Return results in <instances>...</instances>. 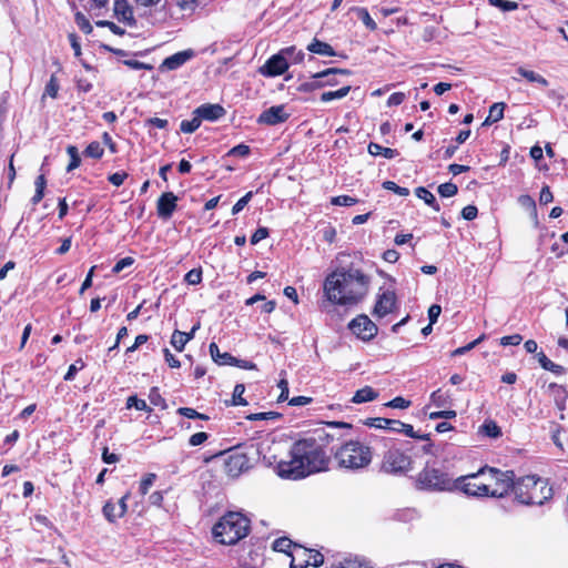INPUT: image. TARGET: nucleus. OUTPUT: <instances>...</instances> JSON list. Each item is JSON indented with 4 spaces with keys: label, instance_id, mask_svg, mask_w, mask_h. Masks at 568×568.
<instances>
[{
    "label": "nucleus",
    "instance_id": "obj_25",
    "mask_svg": "<svg viewBox=\"0 0 568 568\" xmlns=\"http://www.w3.org/2000/svg\"><path fill=\"white\" fill-rule=\"evenodd\" d=\"M537 358L540 366L545 371H549L557 376L564 375L566 373V368L564 366L551 362L542 351L537 353Z\"/></svg>",
    "mask_w": 568,
    "mask_h": 568
},
{
    "label": "nucleus",
    "instance_id": "obj_40",
    "mask_svg": "<svg viewBox=\"0 0 568 568\" xmlns=\"http://www.w3.org/2000/svg\"><path fill=\"white\" fill-rule=\"evenodd\" d=\"M430 400L437 407H444L450 404V395L438 388L430 394Z\"/></svg>",
    "mask_w": 568,
    "mask_h": 568
},
{
    "label": "nucleus",
    "instance_id": "obj_58",
    "mask_svg": "<svg viewBox=\"0 0 568 568\" xmlns=\"http://www.w3.org/2000/svg\"><path fill=\"white\" fill-rule=\"evenodd\" d=\"M521 341H523V336L520 334H513V335L503 336L499 339V343L501 346H509V345L517 346L521 343Z\"/></svg>",
    "mask_w": 568,
    "mask_h": 568
},
{
    "label": "nucleus",
    "instance_id": "obj_51",
    "mask_svg": "<svg viewBox=\"0 0 568 568\" xmlns=\"http://www.w3.org/2000/svg\"><path fill=\"white\" fill-rule=\"evenodd\" d=\"M410 405H412V402L402 396L394 397L393 399H390L389 402H387L385 404L386 407L398 408V409L408 408Z\"/></svg>",
    "mask_w": 568,
    "mask_h": 568
},
{
    "label": "nucleus",
    "instance_id": "obj_32",
    "mask_svg": "<svg viewBox=\"0 0 568 568\" xmlns=\"http://www.w3.org/2000/svg\"><path fill=\"white\" fill-rule=\"evenodd\" d=\"M548 387L555 394L557 406L560 409H564L565 402L568 398V390H567V388L564 385H559L557 383H550Z\"/></svg>",
    "mask_w": 568,
    "mask_h": 568
},
{
    "label": "nucleus",
    "instance_id": "obj_30",
    "mask_svg": "<svg viewBox=\"0 0 568 568\" xmlns=\"http://www.w3.org/2000/svg\"><path fill=\"white\" fill-rule=\"evenodd\" d=\"M415 194L418 199L423 200L427 205H429L436 212H438L440 210V206H439L438 202L436 201V197L426 187L418 186L415 190Z\"/></svg>",
    "mask_w": 568,
    "mask_h": 568
},
{
    "label": "nucleus",
    "instance_id": "obj_2",
    "mask_svg": "<svg viewBox=\"0 0 568 568\" xmlns=\"http://www.w3.org/2000/svg\"><path fill=\"white\" fill-rule=\"evenodd\" d=\"M371 276L353 266L338 267L329 273L323 284L326 301L337 305H356L368 293Z\"/></svg>",
    "mask_w": 568,
    "mask_h": 568
},
{
    "label": "nucleus",
    "instance_id": "obj_37",
    "mask_svg": "<svg viewBox=\"0 0 568 568\" xmlns=\"http://www.w3.org/2000/svg\"><path fill=\"white\" fill-rule=\"evenodd\" d=\"M67 153L70 158L69 164L67 166V172H71L80 166L81 164V158L79 154V150L75 145H68L67 146Z\"/></svg>",
    "mask_w": 568,
    "mask_h": 568
},
{
    "label": "nucleus",
    "instance_id": "obj_20",
    "mask_svg": "<svg viewBox=\"0 0 568 568\" xmlns=\"http://www.w3.org/2000/svg\"><path fill=\"white\" fill-rule=\"evenodd\" d=\"M194 57V51L191 49L180 51L163 60L162 67L169 70H174L182 67L186 61Z\"/></svg>",
    "mask_w": 568,
    "mask_h": 568
},
{
    "label": "nucleus",
    "instance_id": "obj_8",
    "mask_svg": "<svg viewBox=\"0 0 568 568\" xmlns=\"http://www.w3.org/2000/svg\"><path fill=\"white\" fill-rule=\"evenodd\" d=\"M458 477L453 479L438 468L426 466L416 477V487L427 491H454L458 490Z\"/></svg>",
    "mask_w": 568,
    "mask_h": 568
},
{
    "label": "nucleus",
    "instance_id": "obj_54",
    "mask_svg": "<svg viewBox=\"0 0 568 568\" xmlns=\"http://www.w3.org/2000/svg\"><path fill=\"white\" fill-rule=\"evenodd\" d=\"M270 235V231L267 227L265 226H260L251 236L250 239V242L252 245H255L257 244L258 242H261L262 240H265L266 237H268Z\"/></svg>",
    "mask_w": 568,
    "mask_h": 568
},
{
    "label": "nucleus",
    "instance_id": "obj_43",
    "mask_svg": "<svg viewBox=\"0 0 568 568\" xmlns=\"http://www.w3.org/2000/svg\"><path fill=\"white\" fill-rule=\"evenodd\" d=\"M60 85L54 74L51 75L49 82L47 83L44 88V92L42 94V100L45 97H50L52 99H55L58 97Z\"/></svg>",
    "mask_w": 568,
    "mask_h": 568
},
{
    "label": "nucleus",
    "instance_id": "obj_14",
    "mask_svg": "<svg viewBox=\"0 0 568 568\" xmlns=\"http://www.w3.org/2000/svg\"><path fill=\"white\" fill-rule=\"evenodd\" d=\"M179 197L173 192H163L156 201V214L163 220L168 221L172 217L178 209Z\"/></svg>",
    "mask_w": 568,
    "mask_h": 568
},
{
    "label": "nucleus",
    "instance_id": "obj_18",
    "mask_svg": "<svg viewBox=\"0 0 568 568\" xmlns=\"http://www.w3.org/2000/svg\"><path fill=\"white\" fill-rule=\"evenodd\" d=\"M200 328V323H196L190 332H182L175 329L171 336V345L176 352H183L185 345L194 338L195 332Z\"/></svg>",
    "mask_w": 568,
    "mask_h": 568
},
{
    "label": "nucleus",
    "instance_id": "obj_27",
    "mask_svg": "<svg viewBox=\"0 0 568 568\" xmlns=\"http://www.w3.org/2000/svg\"><path fill=\"white\" fill-rule=\"evenodd\" d=\"M506 109V103L504 102H496L489 108V113L485 121L483 122V125H490L498 121H500L504 118V111Z\"/></svg>",
    "mask_w": 568,
    "mask_h": 568
},
{
    "label": "nucleus",
    "instance_id": "obj_13",
    "mask_svg": "<svg viewBox=\"0 0 568 568\" xmlns=\"http://www.w3.org/2000/svg\"><path fill=\"white\" fill-rule=\"evenodd\" d=\"M251 468V460L244 453L231 454L224 463L225 473L231 477H237Z\"/></svg>",
    "mask_w": 568,
    "mask_h": 568
},
{
    "label": "nucleus",
    "instance_id": "obj_4",
    "mask_svg": "<svg viewBox=\"0 0 568 568\" xmlns=\"http://www.w3.org/2000/svg\"><path fill=\"white\" fill-rule=\"evenodd\" d=\"M251 530V520L241 511H226L213 526L216 542L232 546L244 539Z\"/></svg>",
    "mask_w": 568,
    "mask_h": 568
},
{
    "label": "nucleus",
    "instance_id": "obj_47",
    "mask_svg": "<svg viewBox=\"0 0 568 568\" xmlns=\"http://www.w3.org/2000/svg\"><path fill=\"white\" fill-rule=\"evenodd\" d=\"M383 189L394 192L399 196H408L409 190L407 187H403L397 185L394 181H385L382 184Z\"/></svg>",
    "mask_w": 568,
    "mask_h": 568
},
{
    "label": "nucleus",
    "instance_id": "obj_38",
    "mask_svg": "<svg viewBox=\"0 0 568 568\" xmlns=\"http://www.w3.org/2000/svg\"><path fill=\"white\" fill-rule=\"evenodd\" d=\"M201 123V118L197 114H194V116L191 120H183L181 122L180 130L183 133H193L200 128Z\"/></svg>",
    "mask_w": 568,
    "mask_h": 568
},
{
    "label": "nucleus",
    "instance_id": "obj_28",
    "mask_svg": "<svg viewBox=\"0 0 568 568\" xmlns=\"http://www.w3.org/2000/svg\"><path fill=\"white\" fill-rule=\"evenodd\" d=\"M478 433L489 438H498L501 436V428L493 419H486L479 427Z\"/></svg>",
    "mask_w": 568,
    "mask_h": 568
},
{
    "label": "nucleus",
    "instance_id": "obj_33",
    "mask_svg": "<svg viewBox=\"0 0 568 568\" xmlns=\"http://www.w3.org/2000/svg\"><path fill=\"white\" fill-rule=\"evenodd\" d=\"M245 392L244 384H236L233 390L232 399L226 402L227 406H246L247 400L243 397Z\"/></svg>",
    "mask_w": 568,
    "mask_h": 568
},
{
    "label": "nucleus",
    "instance_id": "obj_61",
    "mask_svg": "<svg viewBox=\"0 0 568 568\" xmlns=\"http://www.w3.org/2000/svg\"><path fill=\"white\" fill-rule=\"evenodd\" d=\"M168 124L169 122L166 119H161L156 116L149 118L145 120V126L150 128L166 129Z\"/></svg>",
    "mask_w": 568,
    "mask_h": 568
},
{
    "label": "nucleus",
    "instance_id": "obj_16",
    "mask_svg": "<svg viewBox=\"0 0 568 568\" xmlns=\"http://www.w3.org/2000/svg\"><path fill=\"white\" fill-rule=\"evenodd\" d=\"M290 113L286 112L285 106L273 105L264 110L257 118V123L266 125H276L284 123L288 120Z\"/></svg>",
    "mask_w": 568,
    "mask_h": 568
},
{
    "label": "nucleus",
    "instance_id": "obj_29",
    "mask_svg": "<svg viewBox=\"0 0 568 568\" xmlns=\"http://www.w3.org/2000/svg\"><path fill=\"white\" fill-rule=\"evenodd\" d=\"M328 74L329 73H322V72L313 73L312 80L301 83L297 87V90L303 91V92L314 91V90L325 85V83L321 82L318 79L326 77ZM326 84H329V82H326Z\"/></svg>",
    "mask_w": 568,
    "mask_h": 568
},
{
    "label": "nucleus",
    "instance_id": "obj_56",
    "mask_svg": "<svg viewBox=\"0 0 568 568\" xmlns=\"http://www.w3.org/2000/svg\"><path fill=\"white\" fill-rule=\"evenodd\" d=\"M75 22L78 27L84 32L90 33L92 31V26L90 21L85 18V16L81 12L75 13Z\"/></svg>",
    "mask_w": 568,
    "mask_h": 568
},
{
    "label": "nucleus",
    "instance_id": "obj_3",
    "mask_svg": "<svg viewBox=\"0 0 568 568\" xmlns=\"http://www.w3.org/2000/svg\"><path fill=\"white\" fill-rule=\"evenodd\" d=\"M514 477L513 470L485 465L475 473L459 476L458 491L468 497L503 498L510 493Z\"/></svg>",
    "mask_w": 568,
    "mask_h": 568
},
{
    "label": "nucleus",
    "instance_id": "obj_46",
    "mask_svg": "<svg viewBox=\"0 0 568 568\" xmlns=\"http://www.w3.org/2000/svg\"><path fill=\"white\" fill-rule=\"evenodd\" d=\"M438 193L443 197H452L457 194L458 187L455 183L446 182L438 186Z\"/></svg>",
    "mask_w": 568,
    "mask_h": 568
},
{
    "label": "nucleus",
    "instance_id": "obj_9",
    "mask_svg": "<svg viewBox=\"0 0 568 568\" xmlns=\"http://www.w3.org/2000/svg\"><path fill=\"white\" fill-rule=\"evenodd\" d=\"M398 310V298L394 287H381L375 300L372 315L376 318H383Z\"/></svg>",
    "mask_w": 568,
    "mask_h": 568
},
{
    "label": "nucleus",
    "instance_id": "obj_34",
    "mask_svg": "<svg viewBox=\"0 0 568 568\" xmlns=\"http://www.w3.org/2000/svg\"><path fill=\"white\" fill-rule=\"evenodd\" d=\"M84 156L100 160L104 154V149L99 141L90 142L83 151Z\"/></svg>",
    "mask_w": 568,
    "mask_h": 568
},
{
    "label": "nucleus",
    "instance_id": "obj_45",
    "mask_svg": "<svg viewBox=\"0 0 568 568\" xmlns=\"http://www.w3.org/2000/svg\"><path fill=\"white\" fill-rule=\"evenodd\" d=\"M202 275L203 272L201 267L192 268L185 274L184 282L189 285H197L202 282Z\"/></svg>",
    "mask_w": 568,
    "mask_h": 568
},
{
    "label": "nucleus",
    "instance_id": "obj_49",
    "mask_svg": "<svg viewBox=\"0 0 568 568\" xmlns=\"http://www.w3.org/2000/svg\"><path fill=\"white\" fill-rule=\"evenodd\" d=\"M85 367V363L82 358L75 361L74 364H71L68 368L67 374L64 375V381H73L77 373Z\"/></svg>",
    "mask_w": 568,
    "mask_h": 568
},
{
    "label": "nucleus",
    "instance_id": "obj_1",
    "mask_svg": "<svg viewBox=\"0 0 568 568\" xmlns=\"http://www.w3.org/2000/svg\"><path fill=\"white\" fill-rule=\"evenodd\" d=\"M338 439L324 428L308 433L292 445L290 460H281L277 464L278 476L287 479H302L311 474L328 470L331 455L327 453V448Z\"/></svg>",
    "mask_w": 568,
    "mask_h": 568
},
{
    "label": "nucleus",
    "instance_id": "obj_42",
    "mask_svg": "<svg viewBox=\"0 0 568 568\" xmlns=\"http://www.w3.org/2000/svg\"><path fill=\"white\" fill-rule=\"evenodd\" d=\"M149 400L153 406L166 408V402L160 393L159 387L153 386L149 392Z\"/></svg>",
    "mask_w": 568,
    "mask_h": 568
},
{
    "label": "nucleus",
    "instance_id": "obj_62",
    "mask_svg": "<svg viewBox=\"0 0 568 568\" xmlns=\"http://www.w3.org/2000/svg\"><path fill=\"white\" fill-rule=\"evenodd\" d=\"M165 363L171 368H180L181 362L170 352L169 348L163 349Z\"/></svg>",
    "mask_w": 568,
    "mask_h": 568
},
{
    "label": "nucleus",
    "instance_id": "obj_35",
    "mask_svg": "<svg viewBox=\"0 0 568 568\" xmlns=\"http://www.w3.org/2000/svg\"><path fill=\"white\" fill-rule=\"evenodd\" d=\"M351 91V85L342 87L338 90L335 91H326L321 94V101L322 102H329L335 99H343L346 97Z\"/></svg>",
    "mask_w": 568,
    "mask_h": 568
},
{
    "label": "nucleus",
    "instance_id": "obj_48",
    "mask_svg": "<svg viewBox=\"0 0 568 568\" xmlns=\"http://www.w3.org/2000/svg\"><path fill=\"white\" fill-rule=\"evenodd\" d=\"M156 475L153 473L146 474L140 481L139 491L142 496L149 493L150 487L153 485Z\"/></svg>",
    "mask_w": 568,
    "mask_h": 568
},
{
    "label": "nucleus",
    "instance_id": "obj_21",
    "mask_svg": "<svg viewBox=\"0 0 568 568\" xmlns=\"http://www.w3.org/2000/svg\"><path fill=\"white\" fill-rule=\"evenodd\" d=\"M114 14L119 21L130 26L134 23L133 10L126 0H116L114 2Z\"/></svg>",
    "mask_w": 568,
    "mask_h": 568
},
{
    "label": "nucleus",
    "instance_id": "obj_12",
    "mask_svg": "<svg viewBox=\"0 0 568 568\" xmlns=\"http://www.w3.org/2000/svg\"><path fill=\"white\" fill-rule=\"evenodd\" d=\"M295 554H297L298 557H307V559L296 562V555H293V559L290 561V568H306L308 566L317 568L324 564V556L318 550L307 549L301 546L300 548H295Z\"/></svg>",
    "mask_w": 568,
    "mask_h": 568
},
{
    "label": "nucleus",
    "instance_id": "obj_64",
    "mask_svg": "<svg viewBox=\"0 0 568 568\" xmlns=\"http://www.w3.org/2000/svg\"><path fill=\"white\" fill-rule=\"evenodd\" d=\"M477 215H478V209L475 205H466L462 210V216H463V219H465L467 221L475 220L477 217Z\"/></svg>",
    "mask_w": 568,
    "mask_h": 568
},
{
    "label": "nucleus",
    "instance_id": "obj_50",
    "mask_svg": "<svg viewBox=\"0 0 568 568\" xmlns=\"http://www.w3.org/2000/svg\"><path fill=\"white\" fill-rule=\"evenodd\" d=\"M333 205L352 206L358 203V200L349 195H338L331 199Z\"/></svg>",
    "mask_w": 568,
    "mask_h": 568
},
{
    "label": "nucleus",
    "instance_id": "obj_23",
    "mask_svg": "<svg viewBox=\"0 0 568 568\" xmlns=\"http://www.w3.org/2000/svg\"><path fill=\"white\" fill-rule=\"evenodd\" d=\"M209 351L212 359L219 365H233L236 363V357L232 354L225 352L221 353L217 344L215 342L210 343Z\"/></svg>",
    "mask_w": 568,
    "mask_h": 568
},
{
    "label": "nucleus",
    "instance_id": "obj_41",
    "mask_svg": "<svg viewBox=\"0 0 568 568\" xmlns=\"http://www.w3.org/2000/svg\"><path fill=\"white\" fill-rule=\"evenodd\" d=\"M353 11L357 16L359 20L369 29L375 30L377 28L376 22L369 16L367 9L365 8H354Z\"/></svg>",
    "mask_w": 568,
    "mask_h": 568
},
{
    "label": "nucleus",
    "instance_id": "obj_57",
    "mask_svg": "<svg viewBox=\"0 0 568 568\" xmlns=\"http://www.w3.org/2000/svg\"><path fill=\"white\" fill-rule=\"evenodd\" d=\"M250 152H251L250 146L246 145V144L241 143V144H237V145L233 146L229 151L227 155L245 158V156H247L250 154Z\"/></svg>",
    "mask_w": 568,
    "mask_h": 568
},
{
    "label": "nucleus",
    "instance_id": "obj_17",
    "mask_svg": "<svg viewBox=\"0 0 568 568\" xmlns=\"http://www.w3.org/2000/svg\"><path fill=\"white\" fill-rule=\"evenodd\" d=\"M226 113L225 109L221 104L205 103L196 108L193 114H197L201 120L216 121L224 116Z\"/></svg>",
    "mask_w": 568,
    "mask_h": 568
},
{
    "label": "nucleus",
    "instance_id": "obj_52",
    "mask_svg": "<svg viewBox=\"0 0 568 568\" xmlns=\"http://www.w3.org/2000/svg\"><path fill=\"white\" fill-rule=\"evenodd\" d=\"M489 3L494 7L500 8L503 11H514L518 8V3L508 0H489Z\"/></svg>",
    "mask_w": 568,
    "mask_h": 568
},
{
    "label": "nucleus",
    "instance_id": "obj_19",
    "mask_svg": "<svg viewBox=\"0 0 568 568\" xmlns=\"http://www.w3.org/2000/svg\"><path fill=\"white\" fill-rule=\"evenodd\" d=\"M327 568H374L372 561L359 556H347Z\"/></svg>",
    "mask_w": 568,
    "mask_h": 568
},
{
    "label": "nucleus",
    "instance_id": "obj_31",
    "mask_svg": "<svg viewBox=\"0 0 568 568\" xmlns=\"http://www.w3.org/2000/svg\"><path fill=\"white\" fill-rule=\"evenodd\" d=\"M307 50L313 53L320 54V55H333L334 54L333 48L328 43L322 42L317 39H314L307 45Z\"/></svg>",
    "mask_w": 568,
    "mask_h": 568
},
{
    "label": "nucleus",
    "instance_id": "obj_44",
    "mask_svg": "<svg viewBox=\"0 0 568 568\" xmlns=\"http://www.w3.org/2000/svg\"><path fill=\"white\" fill-rule=\"evenodd\" d=\"M282 417L277 412L254 413L246 416L248 420H276Z\"/></svg>",
    "mask_w": 568,
    "mask_h": 568
},
{
    "label": "nucleus",
    "instance_id": "obj_39",
    "mask_svg": "<svg viewBox=\"0 0 568 568\" xmlns=\"http://www.w3.org/2000/svg\"><path fill=\"white\" fill-rule=\"evenodd\" d=\"M125 405L128 409L134 407L138 410H144L148 413L152 412V408L146 404V402L139 398L136 395L129 396Z\"/></svg>",
    "mask_w": 568,
    "mask_h": 568
},
{
    "label": "nucleus",
    "instance_id": "obj_59",
    "mask_svg": "<svg viewBox=\"0 0 568 568\" xmlns=\"http://www.w3.org/2000/svg\"><path fill=\"white\" fill-rule=\"evenodd\" d=\"M209 438V434L205 432H199L190 436L189 445L190 446H200L204 444Z\"/></svg>",
    "mask_w": 568,
    "mask_h": 568
},
{
    "label": "nucleus",
    "instance_id": "obj_7",
    "mask_svg": "<svg viewBox=\"0 0 568 568\" xmlns=\"http://www.w3.org/2000/svg\"><path fill=\"white\" fill-rule=\"evenodd\" d=\"M386 448L382 455L379 471L400 476L405 475L413 468L412 457L392 439H383Z\"/></svg>",
    "mask_w": 568,
    "mask_h": 568
},
{
    "label": "nucleus",
    "instance_id": "obj_26",
    "mask_svg": "<svg viewBox=\"0 0 568 568\" xmlns=\"http://www.w3.org/2000/svg\"><path fill=\"white\" fill-rule=\"evenodd\" d=\"M367 151L373 156L382 155L385 159H394L399 155L398 150L385 148L375 142H371L368 144Z\"/></svg>",
    "mask_w": 568,
    "mask_h": 568
},
{
    "label": "nucleus",
    "instance_id": "obj_6",
    "mask_svg": "<svg viewBox=\"0 0 568 568\" xmlns=\"http://www.w3.org/2000/svg\"><path fill=\"white\" fill-rule=\"evenodd\" d=\"M510 491L519 503L525 505H542L552 495V488L548 483L534 475L514 479Z\"/></svg>",
    "mask_w": 568,
    "mask_h": 568
},
{
    "label": "nucleus",
    "instance_id": "obj_55",
    "mask_svg": "<svg viewBox=\"0 0 568 568\" xmlns=\"http://www.w3.org/2000/svg\"><path fill=\"white\" fill-rule=\"evenodd\" d=\"M128 176H129V174L126 172L120 171V172H115V173L110 174L108 176V181L112 185L119 187V186H121L124 183V181L128 179Z\"/></svg>",
    "mask_w": 568,
    "mask_h": 568
},
{
    "label": "nucleus",
    "instance_id": "obj_60",
    "mask_svg": "<svg viewBox=\"0 0 568 568\" xmlns=\"http://www.w3.org/2000/svg\"><path fill=\"white\" fill-rule=\"evenodd\" d=\"M133 263H134L133 257H131V256L123 257L114 264L112 272L114 274H119L123 268L131 266Z\"/></svg>",
    "mask_w": 568,
    "mask_h": 568
},
{
    "label": "nucleus",
    "instance_id": "obj_5",
    "mask_svg": "<svg viewBox=\"0 0 568 568\" xmlns=\"http://www.w3.org/2000/svg\"><path fill=\"white\" fill-rule=\"evenodd\" d=\"M333 456L339 468L361 470L368 467L373 460V450L359 440L349 439L341 444Z\"/></svg>",
    "mask_w": 568,
    "mask_h": 568
},
{
    "label": "nucleus",
    "instance_id": "obj_36",
    "mask_svg": "<svg viewBox=\"0 0 568 568\" xmlns=\"http://www.w3.org/2000/svg\"><path fill=\"white\" fill-rule=\"evenodd\" d=\"M118 508L113 500H106L105 504L102 507V514L104 518L111 523L114 524L118 519L121 517L116 515Z\"/></svg>",
    "mask_w": 568,
    "mask_h": 568
},
{
    "label": "nucleus",
    "instance_id": "obj_53",
    "mask_svg": "<svg viewBox=\"0 0 568 568\" xmlns=\"http://www.w3.org/2000/svg\"><path fill=\"white\" fill-rule=\"evenodd\" d=\"M253 196V192L250 191L247 192L245 195H243L232 207V214L235 215L237 213H240L246 205L247 203L251 201Z\"/></svg>",
    "mask_w": 568,
    "mask_h": 568
},
{
    "label": "nucleus",
    "instance_id": "obj_15",
    "mask_svg": "<svg viewBox=\"0 0 568 568\" xmlns=\"http://www.w3.org/2000/svg\"><path fill=\"white\" fill-rule=\"evenodd\" d=\"M295 52L294 47L281 50L278 53L271 57L260 71H287L290 68L288 58Z\"/></svg>",
    "mask_w": 568,
    "mask_h": 568
},
{
    "label": "nucleus",
    "instance_id": "obj_24",
    "mask_svg": "<svg viewBox=\"0 0 568 568\" xmlns=\"http://www.w3.org/2000/svg\"><path fill=\"white\" fill-rule=\"evenodd\" d=\"M378 397V393L371 386H364L363 388L355 392L351 402L354 404H362L375 400Z\"/></svg>",
    "mask_w": 568,
    "mask_h": 568
},
{
    "label": "nucleus",
    "instance_id": "obj_22",
    "mask_svg": "<svg viewBox=\"0 0 568 568\" xmlns=\"http://www.w3.org/2000/svg\"><path fill=\"white\" fill-rule=\"evenodd\" d=\"M300 547H301V545L293 542L287 537H280V538L275 539L272 545V549L274 551L285 554L286 556H288L291 558V560L293 559V555H295V548H300ZM297 557H298V555L296 554V558Z\"/></svg>",
    "mask_w": 568,
    "mask_h": 568
},
{
    "label": "nucleus",
    "instance_id": "obj_63",
    "mask_svg": "<svg viewBox=\"0 0 568 568\" xmlns=\"http://www.w3.org/2000/svg\"><path fill=\"white\" fill-rule=\"evenodd\" d=\"M554 201V195L548 185H545L541 187L540 194H539V202L541 205H547L548 203Z\"/></svg>",
    "mask_w": 568,
    "mask_h": 568
},
{
    "label": "nucleus",
    "instance_id": "obj_11",
    "mask_svg": "<svg viewBox=\"0 0 568 568\" xmlns=\"http://www.w3.org/2000/svg\"><path fill=\"white\" fill-rule=\"evenodd\" d=\"M364 425L377 429H387L394 433H403L407 437L415 436V430L410 424L403 423L398 419L385 417H369L364 420Z\"/></svg>",
    "mask_w": 568,
    "mask_h": 568
},
{
    "label": "nucleus",
    "instance_id": "obj_10",
    "mask_svg": "<svg viewBox=\"0 0 568 568\" xmlns=\"http://www.w3.org/2000/svg\"><path fill=\"white\" fill-rule=\"evenodd\" d=\"M348 329L358 339L372 341L378 333L377 325L366 315L359 314L348 323Z\"/></svg>",
    "mask_w": 568,
    "mask_h": 568
}]
</instances>
